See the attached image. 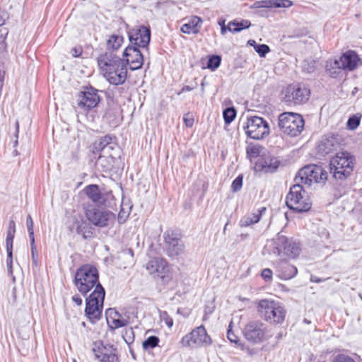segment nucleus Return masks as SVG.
Masks as SVG:
<instances>
[{"instance_id":"obj_30","label":"nucleus","mask_w":362,"mask_h":362,"mask_svg":"<svg viewBox=\"0 0 362 362\" xmlns=\"http://www.w3.org/2000/svg\"><path fill=\"white\" fill-rule=\"evenodd\" d=\"M279 277L284 280L291 279L294 277L297 272V268L286 262H281L279 269Z\"/></svg>"},{"instance_id":"obj_59","label":"nucleus","mask_w":362,"mask_h":362,"mask_svg":"<svg viewBox=\"0 0 362 362\" xmlns=\"http://www.w3.org/2000/svg\"><path fill=\"white\" fill-rule=\"evenodd\" d=\"M240 236L242 238H246L248 236V235L247 234H241Z\"/></svg>"},{"instance_id":"obj_13","label":"nucleus","mask_w":362,"mask_h":362,"mask_svg":"<svg viewBox=\"0 0 362 362\" xmlns=\"http://www.w3.org/2000/svg\"><path fill=\"white\" fill-rule=\"evenodd\" d=\"M93 352L100 362H119L117 349L112 345H105L101 341L95 342Z\"/></svg>"},{"instance_id":"obj_46","label":"nucleus","mask_w":362,"mask_h":362,"mask_svg":"<svg viewBox=\"0 0 362 362\" xmlns=\"http://www.w3.org/2000/svg\"><path fill=\"white\" fill-rule=\"evenodd\" d=\"M303 69L307 72H313L315 69V62L314 60H305L303 64Z\"/></svg>"},{"instance_id":"obj_18","label":"nucleus","mask_w":362,"mask_h":362,"mask_svg":"<svg viewBox=\"0 0 362 362\" xmlns=\"http://www.w3.org/2000/svg\"><path fill=\"white\" fill-rule=\"evenodd\" d=\"M146 269L163 280L170 273L169 264L163 257H153L150 259L146 264Z\"/></svg>"},{"instance_id":"obj_22","label":"nucleus","mask_w":362,"mask_h":362,"mask_svg":"<svg viewBox=\"0 0 362 362\" xmlns=\"http://www.w3.org/2000/svg\"><path fill=\"white\" fill-rule=\"evenodd\" d=\"M340 64L344 71H353L361 64V59L358 54L353 50H348L339 57Z\"/></svg>"},{"instance_id":"obj_11","label":"nucleus","mask_w":362,"mask_h":362,"mask_svg":"<svg viewBox=\"0 0 362 362\" xmlns=\"http://www.w3.org/2000/svg\"><path fill=\"white\" fill-rule=\"evenodd\" d=\"M182 346L198 348L211 344V339L207 334L204 325L193 329L189 333L182 337L180 340Z\"/></svg>"},{"instance_id":"obj_56","label":"nucleus","mask_w":362,"mask_h":362,"mask_svg":"<svg viewBox=\"0 0 362 362\" xmlns=\"http://www.w3.org/2000/svg\"><path fill=\"white\" fill-rule=\"evenodd\" d=\"M194 89L193 87H191L189 86H184L182 89L180 90V91H179L177 93V95H180L181 93H184V92H187V91H191Z\"/></svg>"},{"instance_id":"obj_36","label":"nucleus","mask_w":362,"mask_h":362,"mask_svg":"<svg viewBox=\"0 0 362 362\" xmlns=\"http://www.w3.org/2000/svg\"><path fill=\"white\" fill-rule=\"evenodd\" d=\"M159 341L160 339L158 337L151 336L143 341L142 346L145 350L151 349L158 346Z\"/></svg>"},{"instance_id":"obj_28","label":"nucleus","mask_w":362,"mask_h":362,"mask_svg":"<svg viewBox=\"0 0 362 362\" xmlns=\"http://www.w3.org/2000/svg\"><path fill=\"white\" fill-rule=\"evenodd\" d=\"M326 71L332 78H339L343 76L342 69L339 58L329 59L326 62Z\"/></svg>"},{"instance_id":"obj_33","label":"nucleus","mask_w":362,"mask_h":362,"mask_svg":"<svg viewBox=\"0 0 362 362\" xmlns=\"http://www.w3.org/2000/svg\"><path fill=\"white\" fill-rule=\"evenodd\" d=\"M251 26V22L248 20L242 19L240 21H233L228 23V31L238 33Z\"/></svg>"},{"instance_id":"obj_1","label":"nucleus","mask_w":362,"mask_h":362,"mask_svg":"<svg viewBox=\"0 0 362 362\" xmlns=\"http://www.w3.org/2000/svg\"><path fill=\"white\" fill-rule=\"evenodd\" d=\"M100 74L111 85H123L128 77L126 64L119 56L113 52H105L97 57Z\"/></svg>"},{"instance_id":"obj_17","label":"nucleus","mask_w":362,"mask_h":362,"mask_svg":"<svg viewBox=\"0 0 362 362\" xmlns=\"http://www.w3.org/2000/svg\"><path fill=\"white\" fill-rule=\"evenodd\" d=\"M128 35L129 41L135 46L145 47L150 42L151 31L145 26H136L129 31Z\"/></svg>"},{"instance_id":"obj_12","label":"nucleus","mask_w":362,"mask_h":362,"mask_svg":"<svg viewBox=\"0 0 362 362\" xmlns=\"http://www.w3.org/2000/svg\"><path fill=\"white\" fill-rule=\"evenodd\" d=\"M78 107L86 112L95 108L101 101L98 90L92 86H85L78 94Z\"/></svg>"},{"instance_id":"obj_8","label":"nucleus","mask_w":362,"mask_h":362,"mask_svg":"<svg viewBox=\"0 0 362 362\" xmlns=\"http://www.w3.org/2000/svg\"><path fill=\"white\" fill-rule=\"evenodd\" d=\"M286 204L290 209L298 213L307 212L312 206L309 196L300 184L291 187L286 195Z\"/></svg>"},{"instance_id":"obj_23","label":"nucleus","mask_w":362,"mask_h":362,"mask_svg":"<svg viewBox=\"0 0 362 362\" xmlns=\"http://www.w3.org/2000/svg\"><path fill=\"white\" fill-rule=\"evenodd\" d=\"M86 197L95 204L104 205L106 203V193H103L98 185L91 184L86 186L83 189Z\"/></svg>"},{"instance_id":"obj_27","label":"nucleus","mask_w":362,"mask_h":362,"mask_svg":"<svg viewBox=\"0 0 362 362\" xmlns=\"http://www.w3.org/2000/svg\"><path fill=\"white\" fill-rule=\"evenodd\" d=\"M110 125L117 126L122 120V111L117 106L108 107L103 116Z\"/></svg>"},{"instance_id":"obj_35","label":"nucleus","mask_w":362,"mask_h":362,"mask_svg":"<svg viewBox=\"0 0 362 362\" xmlns=\"http://www.w3.org/2000/svg\"><path fill=\"white\" fill-rule=\"evenodd\" d=\"M98 160L100 162V165L103 168V170L107 171L112 168L115 161V158L112 156L105 158L104 156L100 155Z\"/></svg>"},{"instance_id":"obj_48","label":"nucleus","mask_w":362,"mask_h":362,"mask_svg":"<svg viewBox=\"0 0 362 362\" xmlns=\"http://www.w3.org/2000/svg\"><path fill=\"white\" fill-rule=\"evenodd\" d=\"M272 275L273 272L269 268L264 269L261 273V276L265 281H271L272 280Z\"/></svg>"},{"instance_id":"obj_42","label":"nucleus","mask_w":362,"mask_h":362,"mask_svg":"<svg viewBox=\"0 0 362 362\" xmlns=\"http://www.w3.org/2000/svg\"><path fill=\"white\" fill-rule=\"evenodd\" d=\"M243 176L242 175H238L231 184V190L233 192H238L243 187Z\"/></svg>"},{"instance_id":"obj_34","label":"nucleus","mask_w":362,"mask_h":362,"mask_svg":"<svg viewBox=\"0 0 362 362\" xmlns=\"http://www.w3.org/2000/svg\"><path fill=\"white\" fill-rule=\"evenodd\" d=\"M263 147L259 144H250L246 147L247 156L250 160L258 158L262 153Z\"/></svg>"},{"instance_id":"obj_15","label":"nucleus","mask_w":362,"mask_h":362,"mask_svg":"<svg viewBox=\"0 0 362 362\" xmlns=\"http://www.w3.org/2000/svg\"><path fill=\"white\" fill-rule=\"evenodd\" d=\"M122 59L129 65L132 70L140 69L144 64V57L139 49L135 46L129 45L123 52Z\"/></svg>"},{"instance_id":"obj_31","label":"nucleus","mask_w":362,"mask_h":362,"mask_svg":"<svg viewBox=\"0 0 362 362\" xmlns=\"http://www.w3.org/2000/svg\"><path fill=\"white\" fill-rule=\"evenodd\" d=\"M123 42V36L115 34L110 35L106 42V52L114 53V51L118 50L122 47Z\"/></svg>"},{"instance_id":"obj_25","label":"nucleus","mask_w":362,"mask_h":362,"mask_svg":"<svg viewBox=\"0 0 362 362\" xmlns=\"http://www.w3.org/2000/svg\"><path fill=\"white\" fill-rule=\"evenodd\" d=\"M184 20H187V22L183 23L180 28V31L182 33L197 35L200 32L203 24V20L201 17L194 15L188 19L185 18Z\"/></svg>"},{"instance_id":"obj_21","label":"nucleus","mask_w":362,"mask_h":362,"mask_svg":"<svg viewBox=\"0 0 362 362\" xmlns=\"http://www.w3.org/2000/svg\"><path fill=\"white\" fill-rule=\"evenodd\" d=\"M310 96V90L305 87H293L290 88L285 97L286 103L298 105L305 103Z\"/></svg>"},{"instance_id":"obj_20","label":"nucleus","mask_w":362,"mask_h":362,"mask_svg":"<svg viewBox=\"0 0 362 362\" xmlns=\"http://www.w3.org/2000/svg\"><path fill=\"white\" fill-rule=\"evenodd\" d=\"M280 165L277 158L270 155H262L255 163V170L265 173H272L276 171Z\"/></svg>"},{"instance_id":"obj_37","label":"nucleus","mask_w":362,"mask_h":362,"mask_svg":"<svg viewBox=\"0 0 362 362\" xmlns=\"http://www.w3.org/2000/svg\"><path fill=\"white\" fill-rule=\"evenodd\" d=\"M361 119V114H356L350 117L346 123L347 129L351 131L356 129L360 124Z\"/></svg>"},{"instance_id":"obj_14","label":"nucleus","mask_w":362,"mask_h":362,"mask_svg":"<svg viewBox=\"0 0 362 362\" xmlns=\"http://www.w3.org/2000/svg\"><path fill=\"white\" fill-rule=\"evenodd\" d=\"M267 329L260 321H252L246 325L244 329L245 338L255 343L261 342L265 338Z\"/></svg>"},{"instance_id":"obj_57","label":"nucleus","mask_w":362,"mask_h":362,"mask_svg":"<svg viewBox=\"0 0 362 362\" xmlns=\"http://www.w3.org/2000/svg\"><path fill=\"white\" fill-rule=\"evenodd\" d=\"M248 44L251 46H252L254 48H255V45H257V44L256 43V42L253 40H250L248 41Z\"/></svg>"},{"instance_id":"obj_53","label":"nucleus","mask_w":362,"mask_h":362,"mask_svg":"<svg viewBox=\"0 0 362 362\" xmlns=\"http://www.w3.org/2000/svg\"><path fill=\"white\" fill-rule=\"evenodd\" d=\"M292 5V2L289 0H281V1L277 4L278 7H288Z\"/></svg>"},{"instance_id":"obj_2","label":"nucleus","mask_w":362,"mask_h":362,"mask_svg":"<svg viewBox=\"0 0 362 362\" xmlns=\"http://www.w3.org/2000/svg\"><path fill=\"white\" fill-rule=\"evenodd\" d=\"M74 284L80 293L87 295L93 288L101 285L98 269L89 264L81 265L75 273Z\"/></svg>"},{"instance_id":"obj_4","label":"nucleus","mask_w":362,"mask_h":362,"mask_svg":"<svg viewBox=\"0 0 362 362\" xmlns=\"http://www.w3.org/2000/svg\"><path fill=\"white\" fill-rule=\"evenodd\" d=\"M354 157L347 151L337 153L329 162L330 173L338 180H344L351 175L354 167Z\"/></svg>"},{"instance_id":"obj_40","label":"nucleus","mask_w":362,"mask_h":362,"mask_svg":"<svg viewBox=\"0 0 362 362\" xmlns=\"http://www.w3.org/2000/svg\"><path fill=\"white\" fill-rule=\"evenodd\" d=\"M8 30L6 29L0 30V54H5L7 52V43L6 42L8 35Z\"/></svg>"},{"instance_id":"obj_6","label":"nucleus","mask_w":362,"mask_h":362,"mask_svg":"<svg viewBox=\"0 0 362 362\" xmlns=\"http://www.w3.org/2000/svg\"><path fill=\"white\" fill-rule=\"evenodd\" d=\"M305 121L302 115L292 112H284L278 117V127L287 136H298L304 129Z\"/></svg>"},{"instance_id":"obj_5","label":"nucleus","mask_w":362,"mask_h":362,"mask_svg":"<svg viewBox=\"0 0 362 362\" xmlns=\"http://www.w3.org/2000/svg\"><path fill=\"white\" fill-rule=\"evenodd\" d=\"M105 296V289L100 285L86 299L85 315L92 324L102 318Z\"/></svg>"},{"instance_id":"obj_38","label":"nucleus","mask_w":362,"mask_h":362,"mask_svg":"<svg viewBox=\"0 0 362 362\" xmlns=\"http://www.w3.org/2000/svg\"><path fill=\"white\" fill-rule=\"evenodd\" d=\"M223 117L226 124H230L236 117V110L234 107H227L223 110Z\"/></svg>"},{"instance_id":"obj_45","label":"nucleus","mask_w":362,"mask_h":362,"mask_svg":"<svg viewBox=\"0 0 362 362\" xmlns=\"http://www.w3.org/2000/svg\"><path fill=\"white\" fill-rule=\"evenodd\" d=\"M183 122L187 127H192L194 123V115L190 112L186 113L183 117Z\"/></svg>"},{"instance_id":"obj_41","label":"nucleus","mask_w":362,"mask_h":362,"mask_svg":"<svg viewBox=\"0 0 362 362\" xmlns=\"http://www.w3.org/2000/svg\"><path fill=\"white\" fill-rule=\"evenodd\" d=\"M33 221L30 215H28L26 218V226L31 241V245H33L35 243L34 231H33Z\"/></svg>"},{"instance_id":"obj_43","label":"nucleus","mask_w":362,"mask_h":362,"mask_svg":"<svg viewBox=\"0 0 362 362\" xmlns=\"http://www.w3.org/2000/svg\"><path fill=\"white\" fill-rule=\"evenodd\" d=\"M255 50L258 53L260 57H264L270 52V48L265 44L257 45L255 46Z\"/></svg>"},{"instance_id":"obj_52","label":"nucleus","mask_w":362,"mask_h":362,"mask_svg":"<svg viewBox=\"0 0 362 362\" xmlns=\"http://www.w3.org/2000/svg\"><path fill=\"white\" fill-rule=\"evenodd\" d=\"M218 25L221 26V33L222 35H225L226 32L228 30V26L225 25V20H219Z\"/></svg>"},{"instance_id":"obj_19","label":"nucleus","mask_w":362,"mask_h":362,"mask_svg":"<svg viewBox=\"0 0 362 362\" xmlns=\"http://www.w3.org/2000/svg\"><path fill=\"white\" fill-rule=\"evenodd\" d=\"M296 184L310 187L317 182V165H307L302 168L295 177Z\"/></svg>"},{"instance_id":"obj_61","label":"nucleus","mask_w":362,"mask_h":362,"mask_svg":"<svg viewBox=\"0 0 362 362\" xmlns=\"http://www.w3.org/2000/svg\"><path fill=\"white\" fill-rule=\"evenodd\" d=\"M82 325H83V326H85V325H86V323L83 322L82 323Z\"/></svg>"},{"instance_id":"obj_7","label":"nucleus","mask_w":362,"mask_h":362,"mask_svg":"<svg viewBox=\"0 0 362 362\" xmlns=\"http://www.w3.org/2000/svg\"><path fill=\"white\" fill-rule=\"evenodd\" d=\"M83 209L86 220L95 227H108L115 221L116 216L113 212L99 206L84 204Z\"/></svg>"},{"instance_id":"obj_39","label":"nucleus","mask_w":362,"mask_h":362,"mask_svg":"<svg viewBox=\"0 0 362 362\" xmlns=\"http://www.w3.org/2000/svg\"><path fill=\"white\" fill-rule=\"evenodd\" d=\"M221 57L218 55L210 56L207 62V68L215 71L221 64Z\"/></svg>"},{"instance_id":"obj_60","label":"nucleus","mask_w":362,"mask_h":362,"mask_svg":"<svg viewBox=\"0 0 362 362\" xmlns=\"http://www.w3.org/2000/svg\"><path fill=\"white\" fill-rule=\"evenodd\" d=\"M227 225H228V224H226V226H224V230H226V227H227Z\"/></svg>"},{"instance_id":"obj_9","label":"nucleus","mask_w":362,"mask_h":362,"mask_svg":"<svg viewBox=\"0 0 362 362\" xmlns=\"http://www.w3.org/2000/svg\"><path fill=\"white\" fill-rule=\"evenodd\" d=\"M164 251L169 257H176L185 252V244L182 240V234L180 230H167L163 236Z\"/></svg>"},{"instance_id":"obj_16","label":"nucleus","mask_w":362,"mask_h":362,"mask_svg":"<svg viewBox=\"0 0 362 362\" xmlns=\"http://www.w3.org/2000/svg\"><path fill=\"white\" fill-rule=\"evenodd\" d=\"M277 249L279 255L283 254L289 259L296 258L300 251L298 243L285 236L279 237Z\"/></svg>"},{"instance_id":"obj_50","label":"nucleus","mask_w":362,"mask_h":362,"mask_svg":"<svg viewBox=\"0 0 362 362\" xmlns=\"http://www.w3.org/2000/svg\"><path fill=\"white\" fill-rule=\"evenodd\" d=\"M83 52V49L81 45H77L71 49V54L73 57H80Z\"/></svg>"},{"instance_id":"obj_54","label":"nucleus","mask_w":362,"mask_h":362,"mask_svg":"<svg viewBox=\"0 0 362 362\" xmlns=\"http://www.w3.org/2000/svg\"><path fill=\"white\" fill-rule=\"evenodd\" d=\"M327 177H328L327 172L324 170H321L319 179L320 180L323 181V182H325L327 180Z\"/></svg>"},{"instance_id":"obj_49","label":"nucleus","mask_w":362,"mask_h":362,"mask_svg":"<svg viewBox=\"0 0 362 362\" xmlns=\"http://www.w3.org/2000/svg\"><path fill=\"white\" fill-rule=\"evenodd\" d=\"M76 231L79 234H84L85 229L87 228V223L85 221H76Z\"/></svg>"},{"instance_id":"obj_44","label":"nucleus","mask_w":362,"mask_h":362,"mask_svg":"<svg viewBox=\"0 0 362 362\" xmlns=\"http://www.w3.org/2000/svg\"><path fill=\"white\" fill-rule=\"evenodd\" d=\"M160 319L169 328L173 327L174 323L173 319L166 311H163L160 313Z\"/></svg>"},{"instance_id":"obj_26","label":"nucleus","mask_w":362,"mask_h":362,"mask_svg":"<svg viewBox=\"0 0 362 362\" xmlns=\"http://www.w3.org/2000/svg\"><path fill=\"white\" fill-rule=\"evenodd\" d=\"M106 319L111 329H118L126 325V321L121 319V315L115 309L110 308L106 311Z\"/></svg>"},{"instance_id":"obj_55","label":"nucleus","mask_w":362,"mask_h":362,"mask_svg":"<svg viewBox=\"0 0 362 362\" xmlns=\"http://www.w3.org/2000/svg\"><path fill=\"white\" fill-rule=\"evenodd\" d=\"M228 338L232 342L237 343L238 341V337L230 331L228 332Z\"/></svg>"},{"instance_id":"obj_58","label":"nucleus","mask_w":362,"mask_h":362,"mask_svg":"<svg viewBox=\"0 0 362 362\" xmlns=\"http://www.w3.org/2000/svg\"><path fill=\"white\" fill-rule=\"evenodd\" d=\"M16 132H18V130H19V123L18 121H16Z\"/></svg>"},{"instance_id":"obj_3","label":"nucleus","mask_w":362,"mask_h":362,"mask_svg":"<svg viewBox=\"0 0 362 362\" xmlns=\"http://www.w3.org/2000/svg\"><path fill=\"white\" fill-rule=\"evenodd\" d=\"M257 311L263 320L271 325L282 324L286 315V310L279 302L267 298L257 302Z\"/></svg>"},{"instance_id":"obj_24","label":"nucleus","mask_w":362,"mask_h":362,"mask_svg":"<svg viewBox=\"0 0 362 362\" xmlns=\"http://www.w3.org/2000/svg\"><path fill=\"white\" fill-rule=\"evenodd\" d=\"M16 233V224L13 221H11L8 226L6 238V248L7 252L6 264L10 269L13 264V244Z\"/></svg>"},{"instance_id":"obj_47","label":"nucleus","mask_w":362,"mask_h":362,"mask_svg":"<svg viewBox=\"0 0 362 362\" xmlns=\"http://www.w3.org/2000/svg\"><path fill=\"white\" fill-rule=\"evenodd\" d=\"M332 362H356L354 358L346 354L337 355Z\"/></svg>"},{"instance_id":"obj_51","label":"nucleus","mask_w":362,"mask_h":362,"mask_svg":"<svg viewBox=\"0 0 362 362\" xmlns=\"http://www.w3.org/2000/svg\"><path fill=\"white\" fill-rule=\"evenodd\" d=\"M72 301L78 306H81L83 303V300L78 294H75L71 298Z\"/></svg>"},{"instance_id":"obj_29","label":"nucleus","mask_w":362,"mask_h":362,"mask_svg":"<svg viewBox=\"0 0 362 362\" xmlns=\"http://www.w3.org/2000/svg\"><path fill=\"white\" fill-rule=\"evenodd\" d=\"M266 209V207H262L258 209L255 213L245 216L240 221V226L244 228L258 223Z\"/></svg>"},{"instance_id":"obj_32","label":"nucleus","mask_w":362,"mask_h":362,"mask_svg":"<svg viewBox=\"0 0 362 362\" xmlns=\"http://www.w3.org/2000/svg\"><path fill=\"white\" fill-rule=\"evenodd\" d=\"M112 141V138L109 135H105L101 137L98 141H95L92 146L91 151L94 154H98L105 149Z\"/></svg>"},{"instance_id":"obj_10","label":"nucleus","mask_w":362,"mask_h":362,"mask_svg":"<svg viewBox=\"0 0 362 362\" xmlns=\"http://www.w3.org/2000/svg\"><path fill=\"white\" fill-rule=\"evenodd\" d=\"M244 129L247 136L256 140L264 139L270 132L268 122L259 116L247 117Z\"/></svg>"}]
</instances>
